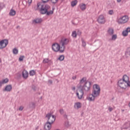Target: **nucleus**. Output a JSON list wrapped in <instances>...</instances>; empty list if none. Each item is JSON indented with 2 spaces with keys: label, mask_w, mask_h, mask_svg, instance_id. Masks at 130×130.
I'll list each match as a JSON object with an SVG mask.
<instances>
[{
  "label": "nucleus",
  "mask_w": 130,
  "mask_h": 130,
  "mask_svg": "<svg viewBox=\"0 0 130 130\" xmlns=\"http://www.w3.org/2000/svg\"><path fill=\"white\" fill-rule=\"evenodd\" d=\"M36 11H40L41 14L42 15H47L50 16L53 14V10H50V6L48 5L43 4L42 3H39L35 7Z\"/></svg>",
  "instance_id": "f257e3e1"
},
{
  "label": "nucleus",
  "mask_w": 130,
  "mask_h": 130,
  "mask_svg": "<svg viewBox=\"0 0 130 130\" xmlns=\"http://www.w3.org/2000/svg\"><path fill=\"white\" fill-rule=\"evenodd\" d=\"M117 86L122 90L126 89L128 87H130L129 77L127 75H124L122 79L118 81Z\"/></svg>",
  "instance_id": "f03ea898"
},
{
  "label": "nucleus",
  "mask_w": 130,
  "mask_h": 130,
  "mask_svg": "<svg viewBox=\"0 0 130 130\" xmlns=\"http://www.w3.org/2000/svg\"><path fill=\"white\" fill-rule=\"evenodd\" d=\"M51 48L54 52H60V53L64 52V47H61L59 43V44L58 43H53Z\"/></svg>",
  "instance_id": "7ed1b4c3"
},
{
  "label": "nucleus",
  "mask_w": 130,
  "mask_h": 130,
  "mask_svg": "<svg viewBox=\"0 0 130 130\" xmlns=\"http://www.w3.org/2000/svg\"><path fill=\"white\" fill-rule=\"evenodd\" d=\"M101 92V88H100V86L97 84H94L92 87V93L98 96V97H99Z\"/></svg>",
  "instance_id": "20e7f679"
},
{
  "label": "nucleus",
  "mask_w": 130,
  "mask_h": 130,
  "mask_svg": "<svg viewBox=\"0 0 130 130\" xmlns=\"http://www.w3.org/2000/svg\"><path fill=\"white\" fill-rule=\"evenodd\" d=\"M69 43L70 39L67 38H62L59 41V43L60 45H61V47H64V51L66 50V45H68Z\"/></svg>",
  "instance_id": "39448f33"
},
{
  "label": "nucleus",
  "mask_w": 130,
  "mask_h": 130,
  "mask_svg": "<svg viewBox=\"0 0 130 130\" xmlns=\"http://www.w3.org/2000/svg\"><path fill=\"white\" fill-rule=\"evenodd\" d=\"M128 20H129L128 16L127 15H124L118 19L117 23L118 24H125V23L128 22Z\"/></svg>",
  "instance_id": "423d86ee"
},
{
  "label": "nucleus",
  "mask_w": 130,
  "mask_h": 130,
  "mask_svg": "<svg viewBox=\"0 0 130 130\" xmlns=\"http://www.w3.org/2000/svg\"><path fill=\"white\" fill-rule=\"evenodd\" d=\"M76 97H77L79 100H82L84 96V91L81 88L78 87L76 90Z\"/></svg>",
  "instance_id": "0eeeda50"
},
{
  "label": "nucleus",
  "mask_w": 130,
  "mask_h": 130,
  "mask_svg": "<svg viewBox=\"0 0 130 130\" xmlns=\"http://www.w3.org/2000/svg\"><path fill=\"white\" fill-rule=\"evenodd\" d=\"M46 117L47 118V122L52 124L53 122L55 121V117L51 113L47 114L46 115Z\"/></svg>",
  "instance_id": "6e6552de"
},
{
  "label": "nucleus",
  "mask_w": 130,
  "mask_h": 130,
  "mask_svg": "<svg viewBox=\"0 0 130 130\" xmlns=\"http://www.w3.org/2000/svg\"><path fill=\"white\" fill-rule=\"evenodd\" d=\"M98 96L96 95V94H94L93 93V92H92L86 96V100L89 101V102H94V101H95V99L98 98Z\"/></svg>",
  "instance_id": "1a4fd4ad"
},
{
  "label": "nucleus",
  "mask_w": 130,
  "mask_h": 130,
  "mask_svg": "<svg viewBox=\"0 0 130 130\" xmlns=\"http://www.w3.org/2000/svg\"><path fill=\"white\" fill-rule=\"evenodd\" d=\"M90 88H91V82H87L86 84L82 85L80 89L83 90V91L88 92V91L90 90Z\"/></svg>",
  "instance_id": "9d476101"
},
{
  "label": "nucleus",
  "mask_w": 130,
  "mask_h": 130,
  "mask_svg": "<svg viewBox=\"0 0 130 130\" xmlns=\"http://www.w3.org/2000/svg\"><path fill=\"white\" fill-rule=\"evenodd\" d=\"M9 44V41L8 40H3L0 41V49H3L7 47V45Z\"/></svg>",
  "instance_id": "9b49d317"
},
{
  "label": "nucleus",
  "mask_w": 130,
  "mask_h": 130,
  "mask_svg": "<svg viewBox=\"0 0 130 130\" xmlns=\"http://www.w3.org/2000/svg\"><path fill=\"white\" fill-rule=\"evenodd\" d=\"M98 22L99 24H105V17L103 15H100L98 18Z\"/></svg>",
  "instance_id": "f8f14e48"
},
{
  "label": "nucleus",
  "mask_w": 130,
  "mask_h": 130,
  "mask_svg": "<svg viewBox=\"0 0 130 130\" xmlns=\"http://www.w3.org/2000/svg\"><path fill=\"white\" fill-rule=\"evenodd\" d=\"M87 83H88V82L86 81V78L83 77L82 79H81L80 80L78 88H82L83 85H85Z\"/></svg>",
  "instance_id": "ddd939ff"
},
{
  "label": "nucleus",
  "mask_w": 130,
  "mask_h": 130,
  "mask_svg": "<svg viewBox=\"0 0 130 130\" xmlns=\"http://www.w3.org/2000/svg\"><path fill=\"white\" fill-rule=\"evenodd\" d=\"M81 107H82V103H81V102H76L74 104V108L76 110L80 109Z\"/></svg>",
  "instance_id": "4468645a"
},
{
  "label": "nucleus",
  "mask_w": 130,
  "mask_h": 130,
  "mask_svg": "<svg viewBox=\"0 0 130 130\" xmlns=\"http://www.w3.org/2000/svg\"><path fill=\"white\" fill-rule=\"evenodd\" d=\"M52 124L51 123H49V122H47L45 123L44 125V129L45 130H50L51 129V125Z\"/></svg>",
  "instance_id": "2eb2a0df"
},
{
  "label": "nucleus",
  "mask_w": 130,
  "mask_h": 130,
  "mask_svg": "<svg viewBox=\"0 0 130 130\" xmlns=\"http://www.w3.org/2000/svg\"><path fill=\"white\" fill-rule=\"evenodd\" d=\"M12 89H13L12 85H8L5 87L4 91V92H11L12 91Z\"/></svg>",
  "instance_id": "dca6fc26"
},
{
  "label": "nucleus",
  "mask_w": 130,
  "mask_h": 130,
  "mask_svg": "<svg viewBox=\"0 0 130 130\" xmlns=\"http://www.w3.org/2000/svg\"><path fill=\"white\" fill-rule=\"evenodd\" d=\"M79 7L81 11H85L87 9V6L84 3L79 4Z\"/></svg>",
  "instance_id": "f3484780"
},
{
  "label": "nucleus",
  "mask_w": 130,
  "mask_h": 130,
  "mask_svg": "<svg viewBox=\"0 0 130 130\" xmlns=\"http://www.w3.org/2000/svg\"><path fill=\"white\" fill-rule=\"evenodd\" d=\"M29 76V73L26 70H23L22 72V77L24 79H27Z\"/></svg>",
  "instance_id": "a211bd4d"
},
{
  "label": "nucleus",
  "mask_w": 130,
  "mask_h": 130,
  "mask_svg": "<svg viewBox=\"0 0 130 130\" xmlns=\"http://www.w3.org/2000/svg\"><path fill=\"white\" fill-rule=\"evenodd\" d=\"M43 21L41 18H37L32 21L34 24H40Z\"/></svg>",
  "instance_id": "6ab92c4d"
},
{
  "label": "nucleus",
  "mask_w": 130,
  "mask_h": 130,
  "mask_svg": "<svg viewBox=\"0 0 130 130\" xmlns=\"http://www.w3.org/2000/svg\"><path fill=\"white\" fill-rule=\"evenodd\" d=\"M107 34L110 36H111V35H113L114 34V30L112 28H109L107 30Z\"/></svg>",
  "instance_id": "aec40b11"
},
{
  "label": "nucleus",
  "mask_w": 130,
  "mask_h": 130,
  "mask_svg": "<svg viewBox=\"0 0 130 130\" xmlns=\"http://www.w3.org/2000/svg\"><path fill=\"white\" fill-rule=\"evenodd\" d=\"M43 63H48L50 66L52 64L51 60L48 59V58H45L43 61Z\"/></svg>",
  "instance_id": "412c9836"
},
{
  "label": "nucleus",
  "mask_w": 130,
  "mask_h": 130,
  "mask_svg": "<svg viewBox=\"0 0 130 130\" xmlns=\"http://www.w3.org/2000/svg\"><path fill=\"white\" fill-rule=\"evenodd\" d=\"M10 16H15L16 15V11L14 10L11 9L9 12Z\"/></svg>",
  "instance_id": "4be33fe9"
},
{
  "label": "nucleus",
  "mask_w": 130,
  "mask_h": 130,
  "mask_svg": "<svg viewBox=\"0 0 130 130\" xmlns=\"http://www.w3.org/2000/svg\"><path fill=\"white\" fill-rule=\"evenodd\" d=\"M77 4H78V1L74 0L71 2V6L72 7H76Z\"/></svg>",
  "instance_id": "5701e85b"
},
{
  "label": "nucleus",
  "mask_w": 130,
  "mask_h": 130,
  "mask_svg": "<svg viewBox=\"0 0 130 130\" xmlns=\"http://www.w3.org/2000/svg\"><path fill=\"white\" fill-rule=\"evenodd\" d=\"M116 39H117V35H112L111 40H112V41H115Z\"/></svg>",
  "instance_id": "b1692460"
},
{
  "label": "nucleus",
  "mask_w": 130,
  "mask_h": 130,
  "mask_svg": "<svg viewBox=\"0 0 130 130\" xmlns=\"http://www.w3.org/2000/svg\"><path fill=\"white\" fill-rule=\"evenodd\" d=\"M30 76H35L36 75V71L35 70H31L29 71Z\"/></svg>",
  "instance_id": "393cba45"
},
{
  "label": "nucleus",
  "mask_w": 130,
  "mask_h": 130,
  "mask_svg": "<svg viewBox=\"0 0 130 130\" xmlns=\"http://www.w3.org/2000/svg\"><path fill=\"white\" fill-rule=\"evenodd\" d=\"M77 31L75 30L73 31L72 34V36L73 38H77Z\"/></svg>",
  "instance_id": "a878e982"
},
{
  "label": "nucleus",
  "mask_w": 130,
  "mask_h": 130,
  "mask_svg": "<svg viewBox=\"0 0 130 130\" xmlns=\"http://www.w3.org/2000/svg\"><path fill=\"white\" fill-rule=\"evenodd\" d=\"M125 55L127 57H128L130 55V48H128L125 52Z\"/></svg>",
  "instance_id": "bb28decb"
},
{
  "label": "nucleus",
  "mask_w": 130,
  "mask_h": 130,
  "mask_svg": "<svg viewBox=\"0 0 130 130\" xmlns=\"http://www.w3.org/2000/svg\"><path fill=\"white\" fill-rule=\"evenodd\" d=\"M9 82V79L8 78H6L3 80L1 82L2 84H7Z\"/></svg>",
  "instance_id": "cd10ccee"
},
{
  "label": "nucleus",
  "mask_w": 130,
  "mask_h": 130,
  "mask_svg": "<svg viewBox=\"0 0 130 130\" xmlns=\"http://www.w3.org/2000/svg\"><path fill=\"white\" fill-rule=\"evenodd\" d=\"M122 34L123 36H124V37H126V36H127V35H128V32L125 30H123L122 31Z\"/></svg>",
  "instance_id": "c85d7f7f"
},
{
  "label": "nucleus",
  "mask_w": 130,
  "mask_h": 130,
  "mask_svg": "<svg viewBox=\"0 0 130 130\" xmlns=\"http://www.w3.org/2000/svg\"><path fill=\"white\" fill-rule=\"evenodd\" d=\"M19 50L17 48H14L13 50V53L14 54H18Z\"/></svg>",
  "instance_id": "c756f323"
},
{
  "label": "nucleus",
  "mask_w": 130,
  "mask_h": 130,
  "mask_svg": "<svg viewBox=\"0 0 130 130\" xmlns=\"http://www.w3.org/2000/svg\"><path fill=\"white\" fill-rule=\"evenodd\" d=\"M58 59H59V60H60V61H62V60H63V59H64V56H63V55H61L59 56Z\"/></svg>",
  "instance_id": "7c9ffc66"
},
{
  "label": "nucleus",
  "mask_w": 130,
  "mask_h": 130,
  "mask_svg": "<svg viewBox=\"0 0 130 130\" xmlns=\"http://www.w3.org/2000/svg\"><path fill=\"white\" fill-rule=\"evenodd\" d=\"M29 107L30 108H33V107H35V103H34V102L30 103Z\"/></svg>",
  "instance_id": "2f4dec72"
},
{
  "label": "nucleus",
  "mask_w": 130,
  "mask_h": 130,
  "mask_svg": "<svg viewBox=\"0 0 130 130\" xmlns=\"http://www.w3.org/2000/svg\"><path fill=\"white\" fill-rule=\"evenodd\" d=\"M24 58H25V56H20L19 58V61H23Z\"/></svg>",
  "instance_id": "473e14b6"
},
{
  "label": "nucleus",
  "mask_w": 130,
  "mask_h": 130,
  "mask_svg": "<svg viewBox=\"0 0 130 130\" xmlns=\"http://www.w3.org/2000/svg\"><path fill=\"white\" fill-rule=\"evenodd\" d=\"M82 45L83 47H85L86 45V42L84 40H82Z\"/></svg>",
  "instance_id": "72a5a7b5"
},
{
  "label": "nucleus",
  "mask_w": 130,
  "mask_h": 130,
  "mask_svg": "<svg viewBox=\"0 0 130 130\" xmlns=\"http://www.w3.org/2000/svg\"><path fill=\"white\" fill-rule=\"evenodd\" d=\"M51 3H52V4H57V3L58 2V0H50Z\"/></svg>",
  "instance_id": "f704fd0d"
},
{
  "label": "nucleus",
  "mask_w": 130,
  "mask_h": 130,
  "mask_svg": "<svg viewBox=\"0 0 130 130\" xmlns=\"http://www.w3.org/2000/svg\"><path fill=\"white\" fill-rule=\"evenodd\" d=\"M109 15H112L113 14H114V11H113V10H110L109 11Z\"/></svg>",
  "instance_id": "c9c22d12"
},
{
  "label": "nucleus",
  "mask_w": 130,
  "mask_h": 130,
  "mask_svg": "<svg viewBox=\"0 0 130 130\" xmlns=\"http://www.w3.org/2000/svg\"><path fill=\"white\" fill-rule=\"evenodd\" d=\"M125 30H126V31L128 32V33H130V27H127V28L125 29Z\"/></svg>",
  "instance_id": "e433bc0d"
},
{
  "label": "nucleus",
  "mask_w": 130,
  "mask_h": 130,
  "mask_svg": "<svg viewBox=\"0 0 130 130\" xmlns=\"http://www.w3.org/2000/svg\"><path fill=\"white\" fill-rule=\"evenodd\" d=\"M81 35H82V32L80 30H78L77 32V35H78L79 36H81Z\"/></svg>",
  "instance_id": "4c0bfd02"
},
{
  "label": "nucleus",
  "mask_w": 130,
  "mask_h": 130,
  "mask_svg": "<svg viewBox=\"0 0 130 130\" xmlns=\"http://www.w3.org/2000/svg\"><path fill=\"white\" fill-rule=\"evenodd\" d=\"M59 112H60V114H63V113H64L63 109H60Z\"/></svg>",
  "instance_id": "58836bf2"
},
{
  "label": "nucleus",
  "mask_w": 130,
  "mask_h": 130,
  "mask_svg": "<svg viewBox=\"0 0 130 130\" xmlns=\"http://www.w3.org/2000/svg\"><path fill=\"white\" fill-rule=\"evenodd\" d=\"M24 109V107L23 106H20L19 108V110H20V111H22V110H23Z\"/></svg>",
  "instance_id": "ea45409f"
},
{
  "label": "nucleus",
  "mask_w": 130,
  "mask_h": 130,
  "mask_svg": "<svg viewBox=\"0 0 130 130\" xmlns=\"http://www.w3.org/2000/svg\"><path fill=\"white\" fill-rule=\"evenodd\" d=\"M28 6H30L32 4V0H28Z\"/></svg>",
  "instance_id": "a19ab883"
},
{
  "label": "nucleus",
  "mask_w": 130,
  "mask_h": 130,
  "mask_svg": "<svg viewBox=\"0 0 130 130\" xmlns=\"http://www.w3.org/2000/svg\"><path fill=\"white\" fill-rule=\"evenodd\" d=\"M42 1L44 3H48V2H49V0H42Z\"/></svg>",
  "instance_id": "79ce46f5"
},
{
  "label": "nucleus",
  "mask_w": 130,
  "mask_h": 130,
  "mask_svg": "<svg viewBox=\"0 0 130 130\" xmlns=\"http://www.w3.org/2000/svg\"><path fill=\"white\" fill-rule=\"evenodd\" d=\"M108 110L111 112V111H112V110H113V108L111 107H109Z\"/></svg>",
  "instance_id": "37998d69"
},
{
  "label": "nucleus",
  "mask_w": 130,
  "mask_h": 130,
  "mask_svg": "<svg viewBox=\"0 0 130 130\" xmlns=\"http://www.w3.org/2000/svg\"><path fill=\"white\" fill-rule=\"evenodd\" d=\"M72 91H76V87L73 86L72 87Z\"/></svg>",
  "instance_id": "c03bdc74"
},
{
  "label": "nucleus",
  "mask_w": 130,
  "mask_h": 130,
  "mask_svg": "<svg viewBox=\"0 0 130 130\" xmlns=\"http://www.w3.org/2000/svg\"><path fill=\"white\" fill-rule=\"evenodd\" d=\"M99 46L100 47V46H101V45H102V43L101 41H99Z\"/></svg>",
  "instance_id": "a18cd8bd"
},
{
  "label": "nucleus",
  "mask_w": 130,
  "mask_h": 130,
  "mask_svg": "<svg viewBox=\"0 0 130 130\" xmlns=\"http://www.w3.org/2000/svg\"><path fill=\"white\" fill-rule=\"evenodd\" d=\"M48 83L50 85H51V84H52V80H48Z\"/></svg>",
  "instance_id": "49530a36"
},
{
  "label": "nucleus",
  "mask_w": 130,
  "mask_h": 130,
  "mask_svg": "<svg viewBox=\"0 0 130 130\" xmlns=\"http://www.w3.org/2000/svg\"><path fill=\"white\" fill-rule=\"evenodd\" d=\"M72 79L73 80H76L77 79V76H73Z\"/></svg>",
  "instance_id": "de8ad7c7"
},
{
  "label": "nucleus",
  "mask_w": 130,
  "mask_h": 130,
  "mask_svg": "<svg viewBox=\"0 0 130 130\" xmlns=\"http://www.w3.org/2000/svg\"><path fill=\"white\" fill-rule=\"evenodd\" d=\"M3 6V4H2V3H0V10H2L3 9V8L2 7Z\"/></svg>",
  "instance_id": "09e8293b"
},
{
  "label": "nucleus",
  "mask_w": 130,
  "mask_h": 130,
  "mask_svg": "<svg viewBox=\"0 0 130 130\" xmlns=\"http://www.w3.org/2000/svg\"><path fill=\"white\" fill-rule=\"evenodd\" d=\"M117 3H121V0H117Z\"/></svg>",
  "instance_id": "8fccbe9b"
},
{
  "label": "nucleus",
  "mask_w": 130,
  "mask_h": 130,
  "mask_svg": "<svg viewBox=\"0 0 130 130\" xmlns=\"http://www.w3.org/2000/svg\"><path fill=\"white\" fill-rule=\"evenodd\" d=\"M2 82L0 81V88L1 87H2Z\"/></svg>",
  "instance_id": "3c124183"
},
{
  "label": "nucleus",
  "mask_w": 130,
  "mask_h": 130,
  "mask_svg": "<svg viewBox=\"0 0 130 130\" xmlns=\"http://www.w3.org/2000/svg\"><path fill=\"white\" fill-rule=\"evenodd\" d=\"M2 62V59L0 58V63Z\"/></svg>",
  "instance_id": "603ef678"
},
{
  "label": "nucleus",
  "mask_w": 130,
  "mask_h": 130,
  "mask_svg": "<svg viewBox=\"0 0 130 130\" xmlns=\"http://www.w3.org/2000/svg\"><path fill=\"white\" fill-rule=\"evenodd\" d=\"M129 126L130 127V122H129Z\"/></svg>",
  "instance_id": "864d4df0"
},
{
  "label": "nucleus",
  "mask_w": 130,
  "mask_h": 130,
  "mask_svg": "<svg viewBox=\"0 0 130 130\" xmlns=\"http://www.w3.org/2000/svg\"><path fill=\"white\" fill-rule=\"evenodd\" d=\"M122 111H124V110H122Z\"/></svg>",
  "instance_id": "5fc2aeb1"
}]
</instances>
